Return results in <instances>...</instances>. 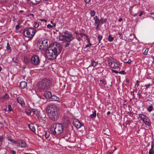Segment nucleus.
<instances>
[{
  "label": "nucleus",
  "instance_id": "13d9d810",
  "mask_svg": "<svg viewBox=\"0 0 154 154\" xmlns=\"http://www.w3.org/2000/svg\"><path fill=\"white\" fill-rule=\"evenodd\" d=\"M142 14H143V12H141L139 14V16H140V17L141 16V15H142Z\"/></svg>",
  "mask_w": 154,
  "mask_h": 154
},
{
  "label": "nucleus",
  "instance_id": "6e6552de",
  "mask_svg": "<svg viewBox=\"0 0 154 154\" xmlns=\"http://www.w3.org/2000/svg\"><path fill=\"white\" fill-rule=\"evenodd\" d=\"M48 45V41L47 39L39 41L37 44L38 47L41 50H44Z\"/></svg>",
  "mask_w": 154,
  "mask_h": 154
},
{
  "label": "nucleus",
  "instance_id": "de8ad7c7",
  "mask_svg": "<svg viewBox=\"0 0 154 154\" xmlns=\"http://www.w3.org/2000/svg\"><path fill=\"white\" fill-rule=\"evenodd\" d=\"M138 82H139V81L138 80H137L136 81V84H135V86H136V85L137 86V87H138L139 85V84H138Z\"/></svg>",
  "mask_w": 154,
  "mask_h": 154
},
{
  "label": "nucleus",
  "instance_id": "72a5a7b5",
  "mask_svg": "<svg viewBox=\"0 0 154 154\" xmlns=\"http://www.w3.org/2000/svg\"><path fill=\"white\" fill-rule=\"evenodd\" d=\"M153 108V107L152 106H150L148 107L147 110L149 112H150L152 110Z\"/></svg>",
  "mask_w": 154,
  "mask_h": 154
},
{
  "label": "nucleus",
  "instance_id": "2f4dec72",
  "mask_svg": "<svg viewBox=\"0 0 154 154\" xmlns=\"http://www.w3.org/2000/svg\"><path fill=\"white\" fill-rule=\"evenodd\" d=\"M32 111L34 113V114L35 115L37 116H39V112L37 110L33 109L32 110Z\"/></svg>",
  "mask_w": 154,
  "mask_h": 154
},
{
  "label": "nucleus",
  "instance_id": "4468645a",
  "mask_svg": "<svg viewBox=\"0 0 154 154\" xmlns=\"http://www.w3.org/2000/svg\"><path fill=\"white\" fill-rule=\"evenodd\" d=\"M44 96L47 99L51 98L52 95L50 91H48L45 92L44 94Z\"/></svg>",
  "mask_w": 154,
  "mask_h": 154
},
{
  "label": "nucleus",
  "instance_id": "393cba45",
  "mask_svg": "<svg viewBox=\"0 0 154 154\" xmlns=\"http://www.w3.org/2000/svg\"><path fill=\"white\" fill-rule=\"evenodd\" d=\"M50 135V132L49 131H46L45 132L44 136L46 139H48L49 138Z\"/></svg>",
  "mask_w": 154,
  "mask_h": 154
},
{
  "label": "nucleus",
  "instance_id": "69168bd1",
  "mask_svg": "<svg viewBox=\"0 0 154 154\" xmlns=\"http://www.w3.org/2000/svg\"><path fill=\"white\" fill-rule=\"evenodd\" d=\"M2 67L1 66H0V72L2 71Z\"/></svg>",
  "mask_w": 154,
  "mask_h": 154
},
{
  "label": "nucleus",
  "instance_id": "2eb2a0df",
  "mask_svg": "<svg viewBox=\"0 0 154 154\" xmlns=\"http://www.w3.org/2000/svg\"><path fill=\"white\" fill-rule=\"evenodd\" d=\"M98 83L99 85L100 86L102 87L105 86V85L106 84V82L104 79L100 80L99 81Z\"/></svg>",
  "mask_w": 154,
  "mask_h": 154
},
{
  "label": "nucleus",
  "instance_id": "f704fd0d",
  "mask_svg": "<svg viewBox=\"0 0 154 154\" xmlns=\"http://www.w3.org/2000/svg\"><path fill=\"white\" fill-rule=\"evenodd\" d=\"M39 0H35V2L33 3V5H35L38 4L41 1H38Z\"/></svg>",
  "mask_w": 154,
  "mask_h": 154
},
{
  "label": "nucleus",
  "instance_id": "423d86ee",
  "mask_svg": "<svg viewBox=\"0 0 154 154\" xmlns=\"http://www.w3.org/2000/svg\"><path fill=\"white\" fill-rule=\"evenodd\" d=\"M107 62L109 66L112 68L116 69L119 68L120 66L119 62L116 59H109Z\"/></svg>",
  "mask_w": 154,
  "mask_h": 154
},
{
  "label": "nucleus",
  "instance_id": "c85d7f7f",
  "mask_svg": "<svg viewBox=\"0 0 154 154\" xmlns=\"http://www.w3.org/2000/svg\"><path fill=\"white\" fill-rule=\"evenodd\" d=\"M102 37H102V35H98L97 39L98 40V44H99L100 43V41H101V40L102 39Z\"/></svg>",
  "mask_w": 154,
  "mask_h": 154
},
{
  "label": "nucleus",
  "instance_id": "0e129e2a",
  "mask_svg": "<svg viewBox=\"0 0 154 154\" xmlns=\"http://www.w3.org/2000/svg\"><path fill=\"white\" fill-rule=\"evenodd\" d=\"M79 35H81V36H82V35H84V34H83V33H81L79 34Z\"/></svg>",
  "mask_w": 154,
  "mask_h": 154
},
{
  "label": "nucleus",
  "instance_id": "20e7f679",
  "mask_svg": "<svg viewBox=\"0 0 154 154\" xmlns=\"http://www.w3.org/2000/svg\"><path fill=\"white\" fill-rule=\"evenodd\" d=\"M45 53L47 57L49 60H53L55 59L58 55L57 54L50 48L46 49Z\"/></svg>",
  "mask_w": 154,
  "mask_h": 154
},
{
  "label": "nucleus",
  "instance_id": "f3484780",
  "mask_svg": "<svg viewBox=\"0 0 154 154\" xmlns=\"http://www.w3.org/2000/svg\"><path fill=\"white\" fill-rule=\"evenodd\" d=\"M27 85V82L24 81L21 82L20 84V86L22 88H25L26 87Z\"/></svg>",
  "mask_w": 154,
  "mask_h": 154
},
{
  "label": "nucleus",
  "instance_id": "864d4df0",
  "mask_svg": "<svg viewBox=\"0 0 154 154\" xmlns=\"http://www.w3.org/2000/svg\"><path fill=\"white\" fill-rule=\"evenodd\" d=\"M19 25H17L16 26V29H19Z\"/></svg>",
  "mask_w": 154,
  "mask_h": 154
},
{
  "label": "nucleus",
  "instance_id": "412c9836",
  "mask_svg": "<svg viewBox=\"0 0 154 154\" xmlns=\"http://www.w3.org/2000/svg\"><path fill=\"white\" fill-rule=\"evenodd\" d=\"M98 64V63L97 62L93 60H91V64L90 65V66H92L94 67L96 66Z\"/></svg>",
  "mask_w": 154,
  "mask_h": 154
},
{
  "label": "nucleus",
  "instance_id": "ea45409f",
  "mask_svg": "<svg viewBox=\"0 0 154 154\" xmlns=\"http://www.w3.org/2000/svg\"><path fill=\"white\" fill-rule=\"evenodd\" d=\"M8 110L9 111H11L12 110L11 106L10 105H9L8 106Z\"/></svg>",
  "mask_w": 154,
  "mask_h": 154
},
{
  "label": "nucleus",
  "instance_id": "052dcab7",
  "mask_svg": "<svg viewBox=\"0 0 154 154\" xmlns=\"http://www.w3.org/2000/svg\"><path fill=\"white\" fill-rule=\"evenodd\" d=\"M5 0H0V3H2L4 2Z\"/></svg>",
  "mask_w": 154,
  "mask_h": 154
},
{
  "label": "nucleus",
  "instance_id": "4be33fe9",
  "mask_svg": "<svg viewBox=\"0 0 154 154\" xmlns=\"http://www.w3.org/2000/svg\"><path fill=\"white\" fill-rule=\"evenodd\" d=\"M51 99L53 100L57 101L58 102L60 101V98L59 97H57L56 96H55V95L52 96V97Z\"/></svg>",
  "mask_w": 154,
  "mask_h": 154
},
{
  "label": "nucleus",
  "instance_id": "473e14b6",
  "mask_svg": "<svg viewBox=\"0 0 154 154\" xmlns=\"http://www.w3.org/2000/svg\"><path fill=\"white\" fill-rule=\"evenodd\" d=\"M90 14L91 16L93 17L94 16L95 14V12L94 11H91Z\"/></svg>",
  "mask_w": 154,
  "mask_h": 154
},
{
  "label": "nucleus",
  "instance_id": "774afa93",
  "mask_svg": "<svg viewBox=\"0 0 154 154\" xmlns=\"http://www.w3.org/2000/svg\"><path fill=\"white\" fill-rule=\"evenodd\" d=\"M118 34H119V35H122V33L121 32H119Z\"/></svg>",
  "mask_w": 154,
  "mask_h": 154
},
{
  "label": "nucleus",
  "instance_id": "0eeeda50",
  "mask_svg": "<svg viewBox=\"0 0 154 154\" xmlns=\"http://www.w3.org/2000/svg\"><path fill=\"white\" fill-rule=\"evenodd\" d=\"M58 55L60 53L62 50V48L60 43L55 42L53 43L51 47L50 48Z\"/></svg>",
  "mask_w": 154,
  "mask_h": 154
},
{
  "label": "nucleus",
  "instance_id": "79ce46f5",
  "mask_svg": "<svg viewBox=\"0 0 154 154\" xmlns=\"http://www.w3.org/2000/svg\"><path fill=\"white\" fill-rule=\"evenodd\" d=\"M91 0H84L86 4L89 3Z\"/></svg>",
  "mask_w": 154,
  "mask_h": 154
},
{
  "label": "nucleus",
  "instance_id": "338daca9",
  "mask_svg": "<svg viewBox=\"0 0 154 154\" xmlns=\"http://www.w3.org/2000/svg\"><path fill=\"white\" fill-rule=\"evenodd\" d=\"M151 15H154V13L152 12V13H151Z\"/></svg>",
  "mask_w": 154,
  "mask_h": 154
},
{
  "label": "nucleus",
  "instance_id": "f03ea898",
  "mask_svg": "<svg viewBox=\"0 0 154 154\" xmlns=\"http://www.w3.org/2000/svg\"><path fill=\"white\" fill-rule=\"evenodd\" d=\"M63 131V127L61 124H54L51 128V131L53 135H58L62 133Z\"/></svg>",
  "mask_w": 154,
  "mask_h": 154
},
{
  "label": "nucleus",
  "instance_id": "a211bd4d",
  "mask_svg": "<svg viewBox=\"0 0 154 154\" xmlns=\"http://www.w3.org/2000/svg\"><path fill=\"white\" fill-rule=\"evenodd\" d=\"M29 127L30 129L32 131L34 132L35 131V129L34 125L33 123H31L29 125Z\"/></svg>",
  "mask_w": 154,
  "mask_h": 154
},
{
  "label": "nucleus",
  "instance_id": "e2e57ef3",
  "mask_svg": "<svg viewBox=\"0 0 154 154\" xmlns=\"http://www.w3.org/2000/svg\"><path fill=\"white\" fill-rule=\"evenodd\" d=\"M110 112L109 111H108L107 112V115H109V114H110Z\"/></svg>",
  "mask_w": 154,
  "mask_h": 154
},
{
  "label": "nucleus",
  "instance_id": "6ab92c4d",
  "mask_svg": "<svg viewBox=\"0 0 154 154\" xmlns=\"http://www.w3.org/2000/svg\"><path fill=\"white\" fill-rule=\"evenodd\" d=\"M143 122L145 125H149L151 124V122L150 120L147 117H146L145 118V120H144Z\"/></svg>",
  "mask_w": 154,
  "mask_h": 154
},
{
  "label": "nucleus",
  "instance_id": "c9c22d12",
  "mask_svg": "<svg viewBox=\"0 0 154 154\" xmlns=\"http://www.w3.org/2000/svg\"><path fill=\"white\" fill-rule=\"evenodd\" d=\"M149 154H154V149H151L149 151Z\"/></svg>",
  "mask_w": 154,
  "mask_h": 154
},
{
  "label": "nucleus",
  "instance_id": "dca6fc26",
  "mask_svg": "<svg viewBox=\"0 0 154 154\" xmlns=\"http://www.w3.org/2000/svg\"><path fill=\"white\" fill-rule=\"evenodd\" d=\"M18 102L19 103L21 106H23L25 104L24 102L23 99L20 97H18L17 99Z\"/></svg>",
  "mask_w": 154,
  "mask_h": 154
},
{
  "label": "nucleus",
  "instance_id": "aec40b11",
  "mask_svg": "<svg viewBox=\"0 0 154 154\" xmlns=\"http://www.w3.org/2000/svg\"><path fill=\"white\" fill-rule=\"evenodd\" d=\"M146 116L143 114H140L139 115V118L140 119V120L143 122L145 120V118L146 117Z\"/></svg>",
  "mask_w": 154,
  "mask_h": 154
},
{
  "label": "nucleus",
  "instance_id": "680f3d73",
  "mask_svg": "<svg viewBox=\"0 0 154 154\" xmlns=\"http://www.w3.org/2000/svg\"><path fill=\"white\" fill-rule=\"evenodd\" d=\"M52 24L53 25V26L55 27L56 26V24L55 23H53Z\"/></svg>",
  "mask_w": 154,
  "mask_h": 154
},
{
  "label": "nucleus",
  "instance_id": "cd10ccee",
  "mask_svg": "<svg viewBox=\"0 0 154 154\" xmlns=\"http://www.w3.org/2000/svg\"><path fill=\"white\" fill-rule=\"evenodd\" d=\"M29 60L27 57H25L24 59L23 62L26 64H28L29 62Z\"/></svg>",
  "mask_w": 154,
  "mask_h": 154
},
{
  "label": "nucleus",
  "instance_id": "bb28decb",
  "mask_svg": "<svg viewBox=\"0 0 154 154\" xmlns=\"http://www.w3.org/2000/svg\"><path fill=\"white\" fill-rule=\"evenodd\" d=\"M114 39V37H112L111 35H109L108 37V40L109 41L111 42L113 41Z\"/></svg>",
  "mask_w": 154,
  "mask_h": 154
},
{
  "label": "nucleus",
  "instance_id": "bf43d9fd",
  "mask_svg": "<svg viewBox=\"0 0 154 154\" xmlns=\"http://www.w3.org/2000/svg\"><path fill=\"white\" fill-rule=\"evenodd\" d=\"M122 19L121 18H119V22H121V21H122Z\"/></svg>",
  "mask_w": 154,
  "mask_h": 154
},
{
  "label": "nucleus",
  "instance_id": "1a4fd4ad",
  "mask_svg": "<svg viewBox=\"0 0 154 154\" xmlns=\"http://www.w3.org/2000/svg\"><path fill=\"white\" fill-rule=\"evenodd\" d=\"M59 39L61 41L69 42L72 40L73 38L72 34H66V35H59Z\"/></svg>",
  "mask_w": 154,
  "mask_h": 154
},
{
  "label": "nucleus",
  "instance_id": "37998d69",
  "mask_svg": "<svg viewBox=\"0 0 154 154\" xmlns=\"http://www.w3.org/2000/svg\"><path fill=\"white\" fill-rule=\"evenodd\" d=\"M26 112L28 115H30L31 112L29 110L26 111Z\"/></svg>",
  "mask_w": 154,
  "mask_h": 154
},
{
  "label": "nucleus",
  "instance_id": "3c124183",
  "mask_svg": "<svg viewBox=\"0 0 154 154\" xmlns=\"http://www.w3.org/2000/svg\"><path fill=\"white\" fill-rule=\"evenodd\" d=\"M150 84H148L145 85V87H146V88L147 89L150 86Z\"/></svg>",
  "mask_w": 154,
  "mask_h": 154
},
{
  "label": "nucleus",
  "instance_id": "ddd939ff",
  "mask_svg": "<svg viewBox=\"0 0 154 154\" xmlns=\"http://www.w3.org/2000/svg\"><path fill=\"white\" fill-rule=\"evenodd\" d=\"M62 122L63 124H68L70 122V119L67 116H64L62 119Z\"/></svg>",
  "mask_w": 154,
  "mask_h": 154
},
{
  "label": "nucleus",
  "instance_id": "7c9ffc66",
  "mask_svg": "<svg viewBox=\"0 0 154 154\" xmlns=\"http://www.w3.org/2000/svg\"><path fill=\"white\" fill-rule=\"evenodd\" d=\"M6 49L8 51H9L10 52H11V48L10 47V45L9 44V43L8 42L7 43V45L6 46Z\"/></svg>",
  "mask_w": 154,
  "mask_h": 154
},
{
  "label": "nucleus",
  "instance_id": "4c0bfd02",
  "mask_svg": "<svg viewBox=\"0 0 154 154\" xmlns=\"http://www.w3.org/2000/svg\"><path fill=\"white\" fill-rule=\"evenodd\" d=\"M34 26L35 28H38L39 26V24L36 22H35L34 24Z\"/></svg>",
  "mask_w": 154,
  "mask_h": 154
},
{
  "label": "nucleus",
  "instance_id": "e433bc0d",
  "mask_svg": "<svg viewBox=\"0 0 154 154\" xmlns=\"http://www.w3.org/2000/svg\"><path fill=\"white\" fill-rule=\"evenodd\" d=\"M149 51V49L148 48H146L145 51L144 52V54L145 55H146L147 54L148 51Z\"/></svg>",
  "mask_w": 154,
  "mask_h": 154
},
{
  "label": "nucleus",
  "instance_id": "c756f323",
  "mask_svg": "<svg viewBox=\"0 0 154 154\" xmlns=\"http://www.w3.org/2000/svg\"><path fill=\"white\" fill-rule=\"evenodd\" d=\"M8 139L9 141H10L12 143H14L15 144L16 143V141L12 139L10 137H8Z\"/></svg>",
  "mask_w": 154,
  "mask_h": 154
},
{
  "label": "nucleus",
  "instance_id": "9b49d317",
  "mask_svg": "<svg viewBox=\"0 0 154 154\" xmlns=\"http://www.w3.org/2000/svg\"><path fill=\"white\" fill-rule=\"evenodd\" d=\"M15 146L21 148L27 147V145L26 142L23 140H17L16 141Z\"/></svg>",
  "mask_w": 154,
  "mask_h": 154
},
{
  "label": "nucleus",
  "instance_id": "6e6d98bb",
  "mask_svg": "<svg viewBox=\"0 0 154 154\" xmlns=\"http://www.w3.org/2000/svg\"><path fill=\"white\" fill-rule=\"evenodd\" d=\"M131 60L130 59L128 61L126 62V63H131Z\"/></svg>",
  "mask_w": 154,
  "mask_h": 154
},
{
  "label": "nucleus",
  "instance_id": "c03bdc74",
  "mask_svg": "<svg viewBox=\"0 0 154 154\" xmlns=\"http://www.w3.org/2000/svg\"><path fill=\"white\" fill-rule=\"evenodd\" d=\"M69 45V43L67 42L66 43V44L64 46L65 47H67Z\"/></svg>",
  "mask_w": 154,
  "mask_h": 154
},
{
  "label": "nucleus",
  "instance_id": "a19ab883",
  "mask_svg": "<svg viewBox=\"0 0 154 154\" xmlns=\"http://www.w3.org/2000/svg\"><path fill=\"white\" fill-rule=\"evenodd\" d=\"M47 27L48 28H51L53 27V26L49 24L47 25Z\"/></svg>",
  "mask_w": 154,
  "mask_h": 154
},
{
  "label": "nucleus",
  "instance_id": "39448f33",
  "mask_svg": "<svg viewBox=\"0 0 154 154\" xmlns=\"http://www.w3.org/2000/svg\"><path fill=\"white\" fill-rule=\"evenodd\" d=\"M51 81L50 79H45L41 81L39 85L41 89L48 88L51 85Z\"/></svg>",
  "mask_w": 154,
  "mask_h": 154
},
{
  "label": "nucleus",
  "instance_id": "f257e3e1",
  "mask_svg": "<svg viewBox=\"0 0 154 154\" xmlns=\"http://www.w3.org/2000/svg\"><path fill=\"white\" fill-rule=\"evenodd\" d=\"M46 111L49 118L52 121H56L59 118L60 114L59 110L55 105H48L46 107Z\"/></svg>",
  "mask_w": 154,
  "mask_h": 154
},
{
  "label": "nucleus",
  "instance_id": "a18cd8bd",
  "mask_svg": "<svg viewBox=\"0 0 154 154\" xmlns=\"http://www.w3.org/2000/svg\"><path fill=\"white\" fill-rule=\"evenodd\" d=\"M11 153L12 154H16L15 151L14 150L11 151Z\"/></svg>",
  "mask_w": 154,
  "mask_h": 154
},
{
  "label": "nucleus",
  "instance_id": "49530a36",
  "mask_svg": "<svg viewBox=\"0 0 154 154\" xmlns=\"http://www.w3.org/2000/svg\"><path fill=\"white\" fill-rule=\"evenodd\" d=\"M125 72L124 71H121L119 72V73L122 74H125Z\"/></svg>",
  "mask_w": 154,
  "mask_h": 154
},
{
  "label": "nucleus",
  "instance_id": "8fccbe9b",
  "mask_svg": "<svg viewBox=\"0 0 154 154\" xmlns=\"http://www.w3.org/2000/svg\"><path fill=\"white\" fill-rule=\"evenodd\" d=\"M91 45H92V44L91 43H89V44H88V45H86L85 47H89L91 46Z\"/></svg>",
  "mask_w": 154,
  "mask_h": 154
},
{
  "label": "nucleus",
  "instance_id": "9d476101",
  "mask_svg": "<svg viewBox=\"0 0 154 154\" xmlns=\"http://www.w3.org/2000/svg\"><path fill=\"white\" fill-rule=\"evenodd\" d=\"M30 60L31 64L34 66L39 65L40 61L39 57L36 55H34L32 56Z\"/></svg>",
  "mask_w": 154,
  "mask_h": 154
},
{
  "label": "nucleus",
  "instance_id": "603ef678",
  "mask_svg": "<svg viewBox=\"0 0 154 154\" xmlns=\"http://www.w3.org/2000/svg\"><path fill=\"white\" fill-rule=\"evenodd\" d=\"M151 149H154V146L153 143H152L151 145Z\"/></svg>",
  "mask_w": 154,
  "mask_h": 154
},
{
  "label": "nucleus",
  "instance_id": "5701e85b",
  "mask_svg": "<svg viewBox=\"0 0 154 154\" xmlns=\"http://www.w3.org/2000/svg\"><path fill=\"white\" fill-rule=\"evenodd\" d=\"M94 20L95 21V23L97 24H100V19H98L97 16L94 17Z\"/></svg>",
  "mask_w": 154,
  "mask_h": 154
},
{
  "label": "nucleus",
  "instance_id": "7ed1b4c3",
  "mask_svg": "<svg viewBox=\"0 0 154 154\" xmlns=\"http://www.w3.org/2000/svg\"><path fill=\"white\" fill-rule=\"evenodd\" d=\"M36 32V30L33 28H29L25 29L24 34L26 37L32 38Z\"/></svg>",
  "mask_w": 154,
  "mask_h": 154
},
{
  "label": "nucleus",
  "instance_id": "4d7b16f0",
  "mask_svg": "<svg viewBox=\"0 0 154 154\" xmlns=\"http://www.w3.org/2000/svg\"><path fill=\"white\" fill-rule=\"evenodd\" d=\"M100 24H97V26H96V29H97L99 28V25H100Z\"/></svg>",
  "mask_w": 154,
  "mask_h": 154
},
{
  "label": "nucleus",
  "instance_id": "f8f14e48",
  "mask_svg": "<svg viewBox=\"0 0 154 154\" xmlns=\"http://www.w3.org/2000/svg\"><path fill=\"white\" fill-rule=\"evenodd\" d=\"M73 124L78 129L80 128L82 125L80 121L76 119H73Z\"/></svg>",
  "mask_w": 154,
  "mask_h": 154
},
{
  "label": "nucleus",
  "instance_id": "09e8293b",
  "mask_svg": "<svg viewBox=\"0 0 154 154\" xmlns=\"http://www.w3.org/2000/svg\"><path fill=\"white\" fill-rule=\"evenodd\" d=\"M64 35H66V34H71L70 33H68V32L67 31H65L64 32Z\"/></svg>",
  "mask_w": 154,
  "mask_h": 154
},
{
  "label": "nucleus",
  "instance_id": "5fc2aeb1",
  "mask_svg": "<svg viewBox=\"0 0 154 154\" xmlns=\"http://www.w3.org/2000/svg\"><path fill=\"white\" fill-rule=\"evenodd\" d=\"M40 20L42 22L43 21V22H47V20H46L45 19H41Z\"/></svg>",
  "mask_w": 154,
  "mask_h": 154
},
{
  "label": "nucleus",
  "instance_id": "58836bf2",
  "mask_svg": "<svg viewBox=\"0 0 154 154\" xmlns=\"http://www.w3.org/2000/svg\"><path fill=\"white\" fill-rule=\"evenodd\" d=\"M12 61L13 62L16 63L17 62V59L16 57H14L12 58Z\"/></svg>",
  "mask_w": 154,
  "mask_h": 154
},
{
  "label": "nucleus",
  "instance_id": "b1692460",
  "mask_svg": "<svg viewBox=\"0 0 154 154\" xmlns=\"http://www.w3.org/2000/svg\"><path fill=\"white\" fill-rule=\"evenodd\" d=\"M96 110H94L92 114H91L89 117L91 119H92L94 118H95L96 116Z\"/></svg>",
  "mask_w": 154,
  "mask_h": 154
},
{
  "label": "nucleus",
  "instance_id": "a878e982",
  "mask_svg": "<svg viewBox=\"0 0 154 154\" xmlns=\"http://www.w3.org/2000/svg\"><path fill=\"white\" fill-rule=\"evenodd\" d=\"M107 21L106 19H100V24H102Z\"/></svg>",
  "mask_w": 154,
  "mask_h": 154
}]
</instances>
